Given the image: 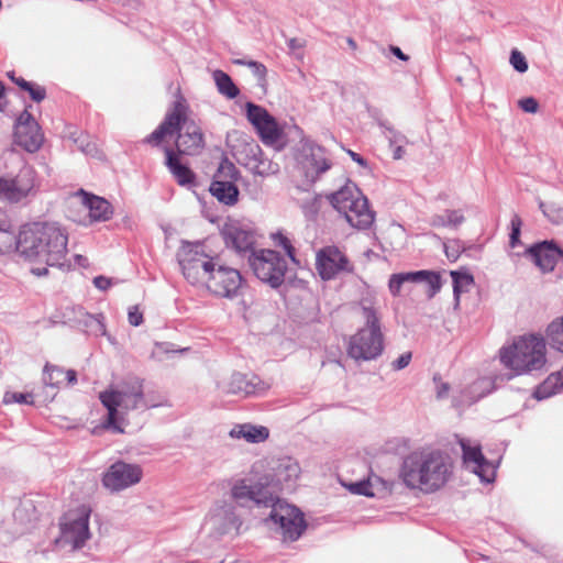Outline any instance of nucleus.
<instances>
[{
	"label": "nucleus",
	"mask_w": 563,
	"mask_h": 563,
	"mask_svg": "<svg viewBox=\"0 0 563 563\" xmlns=\"http://www.w3.org/2000/svg\"><path fill=\"white\" fill-rule=\"evenodd\" d=\"M299 474V464L291 459H286L279 463L276 475L279 482H290L298 478Z\"/></svg>",
	"instance_id": "nucleus-35"
},
{
	"label": "nucleus",
	"mask_w": 563,
	"mask_h": 563,
	"mask_svg": "<svg viewBox=\"0 0 563 563\" xmlns=\"http://www.w3.org/2000/svg\"><path fill=\"white\" fill-rule=\"evenodd\" d=\"M240 170L227 157L222 158L216 173L213 174L211 184L236 183L240 178Z\"/></svg>",
	"instance_id": "nucleus-30"
},
{
	"label": "nucleus",
	"mask_w": 563,
	"mask_h": 563,
	"mask_svg": "<svg viewBox=\"0 0 563 563\" xmlns=\"http://www.w3.org/2000/svg\"><path fill=\"white\" fill-rule=\"evenodd\" d=\"M268 388L269 385L258 376H249L242 373L232 374L229 382L222 386L223 393L242 397L258 395L266 391Z\"/></svg>",
	"instance_id": "nucleus-21"
},
{
	"label": "nucleus",
	"mask_w": 563,
	"mask_h": 563,
	"mask_svg": "<svg viewBox=\"0 0 563 563\" xmlns=\"http://www.w3.org/2000/svg\"><path fill=\"white\" fill-rule=\"evenodd\" d=\"M404 283H426L429 286L428 297L432 298L441 288L440 275L430 271L398 273Z\"/></svg>",
	"instance_id": "nucleus-23"
},
{
	"label": "nucleus",
	"mask_w": 563,
	"mask_h": 563,
	"mask_svg": "<svg viewBox=\"0 0 563 563\" xmlns=\"http://www.w3.org/2000/svg\"><path fill=\"white\" fill-rule=\"evenodd\" d=\"M411 358H412L411 352L402 353L398 358H396L391 363L393 369L394 371H401V369L406 368L409 365Z\"/></svg>",
	"instance_id": "nucleus-53"
},
{
	"label": "nucleus",
	"mask_w": 563,
	"mask_h": 563,
	"mask_svg": "<svg viewBox=\"0 0 563 563\" xmlns=\"http://www.w3.org/2000/svg\"><path fill=\"white\" fill-rule=\"evenodd\" d=\"M302 46H303L302 42H301L300 40L296 38V37L290 38V40L288 41V47H289V49H291V51L299 49V48H301Z\"/></svg>",
	"instance_id": "nucleus-61"
},
{
	"label": "nucleus",
	"mask_w": 563,
	"mask_h": 563,
	"mask_svg": "<svg viewBox=\"0 0 563 563\" xmlns=\"http://www.w3.org/2000/svg\"><path fill=\"white\" fill-rule=\"evenodd\" d=\"M68 233L58 222H32L24 224L16 238L15 250L25 261L46 266L33 267L31 273L37 277L48 274L47 266L70 268L67 261Z\"/></svg>",
	"instance_id": "nucleus-1"
},
{
	"label": "nucleus",
	"mask_w": 563,
	"mask_h": 563,
	"mask_svg": "<svg viewBox=\"0 0 563 563\" xmlns=\"http://www.w3.org/2000/svg\"><path fill=\"white\" fill-rule=\"evenodd\" d=\"M307 146L309 150L307 161L316 172L317 176L325 173L331 167V164L324 156V148L314 143L307 144Z\"/></svg>",
	"instance_id": "nucleus-29"
},
{
	"label": "nucleus",
	"mask_w": 563,
	"mask_h": 563,
	"mask_svg": "<svg viewBox=\"0 0 563 563\" xmlns=\"http://www.w3.org/2000/svg\"><path fill=\"white\" fill-rule=\"evenodd\" d=\"M254 173L261 176L274 175L279 172V165L268 159L258 145L251 147Z\"/></svg>",
	"instance_id": "nucleus-28"
},
{
	"label": "nucleus",
	"mask_w": 563,
	"mask_h": 563,
	"mask_svg": "<svg viewBox=\"0 0 563 563\" xmlns=\"http://www.w3.org/2000/svg\"><path fill=\"white\" fill-rule=\"evenodd\" d=\"M64 378H66L67 383L73 385L77 382V373L74 369L64 371Z\"/></svg>",
	"instance_id": "nucleus-58"
},
{
	"label": "nucleus",
	"mask_w": 563,
	"mask_h": 563,
	"mask_svg": "<svg viewBox=\"0 0 563 563\" xmlns=\"http://www.w3.org/2000/svg\"><path fill=\"white\" fill-rule=\"evenodd\" d=\"M198 185L199 181L197 175L189 167L178 161V186H184L190 190H195Z\"/></svg>",
	"instance_id": "nucleus-38"
},
{
	"label": "nucleus",
	"mask_w": 563,
	"mask_h": 563,
	"mask_svg": "<svg viewBox=\"0 0 563 563\" xmlns=\"http://www.w3.org/2000/svg\"><path fill=\"white\" fill-rule=\"evenodd\" d=\"M99 399L107 408L108 416L103 426L117 433H122L123 428L119 420L130 410L136 409L143 401V391L141 388L106 390L100 393Z\"/></svg>",
	"instance_id": "nucleus-8"
},
{
	"label": "nucleus",
	"mask_w": 563,
	"mask_h": 563,
	"mask_svg": "<svg viewBox=\"0 0 563 563\" xmlns=\"http://www.w3.org/2000/svg\"><path fill=\"white\" fill-rule=\"evenodd\" d=\"M316 269L322 280H331L343 273H352L353 264L338 246L328 245L316 254Z\"/></svg>",
	"instance_id": "nucleus-14"
},
{
	"label": "nucleus",
	"mask_w": 563,
	"mask_h": 563,
	"mask_svg": "<svg viewBox=\"0 0 563 563\" xmlns=\"http://www.w3.org/2000/svg\"><path fill=\"white\" fill-rule=\"evenodd\" d=\"M249 264L254 275L272 288L284 284L288 269L286 258L277 251L262 249L249 255Z\"/></svg>",
	"instance_id": "nucleus-9"
},
{
	"label": "nucleus",
	"mask_w": 563,
	"mask_h": 563,
	"mask_svg": "<svg viewBox=\"0 0 563 563\" xmlns=\"http://www.w3.org/2000/svg\"><path fill=\"white\" fill-rule=\"evenodd\" d=\"M128 320L133 327H139L143 323V312L137 305L129 308Z\"/></svg>",
	"instance_id": "nucleus-48"
},
{
	"label": "nucleus",
	"mask_w": 563,
	"mask_h": 563,
	"mask_svg": "<svg viewBox=\"0 0 563 563\" xmlns=\"http://www.w3.org/2000/svg\"><path fill=\"white\" fill-rule=\"evenodd\" d=\"M379 125L386 129V137L388 139L390 147L397 146V145H404L407 143V139L401 133L397 132L390 126H386L384 122H379Z\"/></svg>",
	"instance_id": "nucleus-44"
},
{
	"label": "nucleus",
	"mask_w": 563,
	"mask_h": 563,
	"mask_svg": "<svg viewBox=\"0 0 563 563\" xmlns=\"http://www.w3.org/2000/svg\"><path fill=\"white\" fill-rule=\"evenodd\" d=\"M527 254L542 273L554 271L558 262L563 258V251L553 242L548 241L532 245L527 250Z\"/></svg>",
	"instance_id": "nucleus-22"
},
{
	"label": "nucleus",
	"mask_w": 563,
	"mask_h": 563,
	"mask_svg": "<svg viewBox=\"0 0 563 563\" xmlns=\"http://www.w3.org/2000/svg\"><path fill=\"white\" fill-rule=\"evenodd\" d=\"M64 378V369L56 366L46 364L43 373V382L46 386L59 387Z\"/></svg>",
	"instance_id": "nucleus-39"
},
{
	"label": "nucleus",
	"mask_w": 563,
	"mask_h": 563,
	"mask_svg": "<svg viewBox=\"0 0 563 563\" xmlns=\"http://www.w3.org/2000/svg\"><path fill=\"white\" fill-rule=\"evenodd\" d=\"M547 335L549 344L563 353V317L549 324Z\"/></svg>",
	"instance_id": "nucleus-34"
},
{
	"label": "nucleus",
	"mask_w": 563,
	"mask_h": 563,
	"mask_svg": "<svg viewBox=\"0 0 563 563\" xmlns=\"http://www.w3.org/2000/svg\"><path fill=\"white\" fill-rule=\"evenodd\" d=\"M181 266L184 277L192 285H203L219 297L233 298L242 286L241 273L221 263L219 256L207 252L203 242L181 243Z\"/></svg>",
	"instance_id": "nucleus-2"
},
{
	"label": "nucleus",
	"mask_w": 563,
	"mask_h": 563,
	"mask_svg": "<svg viewBox=\"0 0 563 563\" xmlns=\"http://www.w3.org/2000/svg\"><path fill=\"white\" fill-rule=\"evenodd\" d=\"M500 362L516 375L541 369L545 364V342L533 334L520 336L500 350Z\"/></svg>",
	"instance_id": "nucleus-6"
},
{
	"label": "nucleus",
	"mask_w": 563,
	"mask_h": 563,
	"mask_svg": "<svg viewBox=\"0 0 563 563\" xmlns=\"http://www.w3.org/2000/svg\"><path fill=\"white\" fill-rule=\"evenodd\" d=\"M521 219L519 216L515 214L511 219V233L509 244L511 247H516L520 243V229H521Z\"/></svg>",
	"instance_id": "nucleus-46"
},
{
	"label": "nucleus",
	"mask_w": 563,
	"mask_h": 563,
	"mask_svg": "<svg viewBox=\"0 0 563 563\" xmlns=\"http://www.w3.org/2000/svg\"><path fill=\"white\" fill-rule=\"evenodd\" d=\"M3 404H24V405H33V395L30 393H15V391H7L3 395Z\"/></svg>",
	"instance_id": "nucleus-40"
},
{
	"label": "nucleus",
	"mask_w": 563,
	"mask_h": 563,
	"mask_svg": "<svg viewBox=\"0 0 563 563\" xmlns=\"http://www.w3.org/2000/svg\"><path fill=\"white\" fill-rule=\"evenodd\" d=\"M89 538V511L82 508L65 515L60 522V538L56 539V544H69L73 549H80Z\"/></svg>",
	"instance_id": "nucleus-13"
},
{
	"label": "nucleus",
	"mask_w": 563,
	"mask_h": 563,
	"mask_svg": "<svg viewBox=\"0 0 563 563\" xmlns=\"http://www.w3.org/2000/svg\"><path fill=\"white\" fill-rule=\"evenodd\" d=\"M518 104L527 113H536L539 109V103L533 97L520 99Z\"/></svg>",
	"instance_id": "nucleus-49"
},
{
	"label": "nucleus",
	"mask_w": 563,
	"mask_h": 563,
	"mask_svg": "<svg viewBox=\"0 0 563 563\" xmlns=\"http://www.w3.org/2000/svg\"><path fill=\"white\" fill-rule=\"evenodd\" d=\"M460 446L463 453V463L467 467H472L473 472L486 483H490L495 478V467L486 460L482 453L479 444L472 445L470 440L460 439Z\"/></svg>",
	"instance_id": "nucleus-20"
},
{
	"label": "nucleus",
	"mask_w": 563,
	"mask_h": 563,
	"mask_svg": "<svg viewBox=\"0 0 563 563\" xmlns=\"http://www.w3.org/2000/svg\"><path fill=\"white\" fill-rule=\"evenodd\" d=\"M210 194L225 206H234L239 201V188L236 183L210 184Z\"/></svg>",
	"instance_id": "nucleus-26"
},
{
	"label": "nucleus",
	"mask_w": 563,
	"mask_h": 563,
	"mask_svg": "<svg viewBox=\"0 0 563 563\" xmlns=\"http://www.w3.org/2000/svg\"><path fill=\"white\" fill-rule=\"evenodd\" d=\"M143 470L139 464L117 461L102 474L101 484L110 493H120L142 481Z\"/></svg>",
	"instance_id": "nucleus-12"
},
{
	"label": "nucleus",
	"mask_w": 563,
	"mask_h": 563,
	"mask_svg": "<svg viewBox=\"0 0 563 563\" xmlns=\"http://www.w3.org/2000/svg\"><path fill=\"white\" fill-rule=\"evenodd\" d=\"M346 487L354 495L367 497L374 496V493L372 492V485L368 481L351 483Z\"/></svg>",
	"instance_id": "nucleus-41"
},
{
	"label": "nucleus",
	"mask_w": 563,
	"mask_h": 563,
	"mask_svg": "<svg viewBox=\"0 0 563 563\" xmlns=\"http://www.w3.org/2000/svg\"><path fill=\"white\" fill-rule=\"evenodd\" d=\"M449 384L446 383H442L439 388H438V397L439 398H443L448 395V391H449Z\"/></svg>",
	"instance_id": "nucleus-64"
},
{
	"label": "nucleus",
	"mask_w": 563,
	"mask_h": 563,
	"mask_svg": "<svg viewBox=\"0 0 563 563\" xmlns=\"http://www.w3.org/2000/svg\"><path fill=\"white\" fill-rule=\"evenodd\" d=\"M89 320L90 329L88 330V333L93 334L96 336L107 334L104 317L101 313L97 314V317H89Z\"/></svg>",
	"instance_id": "nucleus-42"
},
{
	"label": "nucleus",
	"mask_w": 563,
	"mask_h": 563,
	"mask_svg": "<svg viewBox=\"0 0 563 563\" xmlns=\"http://www.w3.org/2000/svg\"><path fill=\"white\" fill-rule=\"evenodd\" d=\"M186 100L178 95V156L198 155L205 147V137L200 125L188 118Z\"/></svg>",
	"instance_id": "nucleus-10"
},
{
	"label": "nucleus",
	"mask_w": 563,
	"mask_h": 563,
	"mask_svg": "<svg viewBox=\"0 0 563 563\" xmlns=\"http://www.w3.org/2000/svg\"><path fill=\"white\" fill-rule=\"evenodd\" d=\"M74 142L78 144V148L87 155H92L97 151L96 144L91 142H86L85 139L74 137Z\"/></svg>",
	"instance_id": "nucleus-54"
},
{
	"label": "nucleus",
	"mask_w": 563,
	"mask_h": 563,
	"mask_svg": "<svg viewBox=\"0 0 563 563\" xmlns=\"http://www.w3.org/2000/svg\"><path fill=\"white\" fill-rule=\"evenodd\" d=\"M449 468L439 451H415L402 463L401 477L410 488L432 493L448 481Z\"/></svg>",
	"instance_id": "nucleus-4"
},
{
	"label": "nucleus",
	"mask_w": 563,
	"mask_h": 563,
	"mask_svg": "<svg viewBox=\"0 0 563 563\" xmlns=\"http://www.w3.org/2000/svg\"><path fill=\"white\" fill-rule=\"evenodd\" d=\"M176 354L174 344L169 342H157L155 343L151 357L157 362H165L173 360Z\"/></svg>",
	"instance_id": "nucleus-37"
},
{
	"label": "nucleus",
	"mask_w": 563,
	"mask_h": 563,
	"mask_svg": "<svg viewBox=\"0 0 563 563\" xmlns=\"http://www.w3.org/2000/svg\"><path fill=\"white\" fill-rule=\"evenodd\" d=\"M230 437L234 439H244L249 443H260L269 437V431L263 426H253L251 423L238 424L230 431Z\"/></svg>",
	"instance_id": "nucleus-24"
},
{
	"label": "nucleus",
	"mask_w": 563,
	"mask_h": 563,
	"mask_svg": "<svg viewBox=\"0 0 563 563\" xmlns=\"http://www.w3.org/2000/svg\"><path fill=\"white\" fill-rule=\"evenodd\" d=\"M220 234L228 247L233 249L236 253L255 252L253 246L256 242L255 231L247 224L238 220H228L220 230Z\"/></svg>",
	"instance_id": "nucleus-18"
},
{
	"label": "nucleus",
	"mask_w": 563,
	"mask_h": 563,
	"mask_svg": "<svg viewBox=\"0 0 563 563\" xmlns=\"http://www.w3.org/2000/svg\"><path fill=\"white\" fill-rule=\"evenodd\" d=\"M445 254H446V257L454 262L459 258L460 254H461V245H460V241H452L450 242L449 245L445 244Z\"/></svg>",
	"instance_id": "nucleus-50"
},
{
	"label": "nucleus",
	"mask_w": 563,
	"mask_h": 563,
	"mask_svg": "<svg viewBox=\"0 0 563 563\" xmlns=\"http://www.w3.org/2000/svg\"><path fill=\"white\" fill-rule=\"evenodd\" d=\"M85 206L89 210L91 221H107L112 216L111 205L104 198L86 195Z\"/></svg>",
	"instance_id": "nucleus-25"
},
{
	"label": "nucleus",
	"mask_w": 563,
	"mask_h": 563,
	"mask_svg": "<svg viewBox=\"0 0 563 563\" xmlns=\"http://www.w3.org/2000/svg\"><path fill=\"white\" fill-rule=\"evenodd\" d=\"M464 222V216L457 210H445L443 214H434L430 219V224L434 228L453 227L456 228Z\"/></svg>",
	"instance_id": "nucleus-32"
},
{
	"label": "nucleus",
	"mask_w": 563,
	"mask_h": 563,
	"mask_svg": "<svg viewBox=\"0 0 563 563\" xmlns=\"http://www.w3.org/2000/svg\"><path fill=\"white\" fill-rule=\"evenodd\" d=\"M74 262H75L76 265L82 266V267H86L88 265L87 258L85 256H82V255H79V254L74 255Z\"/></svg>",
	"instance_id": "nucleus-63"
},
{
	"label": "nucleus",
	"mask_w": 563,
	"mask_h": 563,
	"mask_svg": "<svg viewBox=\"0 0 563 563\" xmlns=\"http://www.w3.org/2000/svg\"><path fill=\"white\" fill-rule=\"evenodd\" d=\"M231 495L242 506L254 501L258 506L271 507L269 520L278 525L284 539L295 541L306 529L302 512L280 500L267 482L249 485L245 479H240L232 486Z\"/></svg>",
	"instance_id": "nucleus-3"
},
{
	"label": "nucleus",
	"mask_w": 563,
	"mask_h": 563,
	"mask_svg": "<svg viewBox=\"0 0 563 563\" xmlns=\"http://www.w3.org/2000/svg\"><path fill=\"white\" fill-rule=\"evenodd\" d=\"M510 64L519 73H526L528 70V63L526 57L517 49L511 52Z\"/></svg>",
	"instance_id": "nucleus-45"
},
{
	"label": "nucleus",
	"mask_w": 563,
	"mask_h": 563,
	"mask_svg": "<svg viewBox=\"0 0 563 563\" xmlns=\"http://www.w3.org/2000/svg\"><path fill=\"white\" fill-rule=\"evenodd\" d=\"M275 241L277 245L282 246L286 251V254L291 260V262L298 264V261L295 256V247L291 245L289 239L279 233L275 236Z\"/></svg>",
	"instance_id": "nucleus-47"
},
{
	"label": "nucleus",
	"mask_w": 563,
	"mask_h": 563,
	"mask_svg": "<svg viewBox=\"0 0 563 563\" xmlns=\"http://www.w3.org/2000/svg\"><path fill=\"white\" fill-rule=\"evenodd\" d=\"M406 283H404L399 276V274H393L389 278V283H388V288H389V291L394 295V296H398L401 291V288L402 286L405 285Z\"/></svg>",
	"instance_id": "nucleus-52"
},
{
	"label": "nucleus",
	"mask_w": 563,
	"mask_h": 563,
	"mask_svg": "<svg viewBox=\"0 0 563 563\" xmlns=\"http://www.w3.org/2000/svg\"><path fill=\"white\" fill-rule=\"evenodd\" d=\"M394 148V158L395 159H400L402 158L404 154H405V150H404V145H397V146H393Z\"/></svg>",
	"instance_id": "nucleus-62"
},
{
	"label": "nucleus",
	"mask_w": 563,
	"mask_h": 563,
	"mask_svg": "<svg viewBox=\"0 0 563 563\" xmlns=\"http://www.w3.org/2000/svg\"><path fill=\"white\" fill-rule=\"evenodd\" d=\"M563 387V369L558 373H552L548 378L541 383L533 393L534 398L538 400L547 399Z\"/></svg>",
	"instance_id": "nucleus-27"
},
{
	"label": "nucleus",
	"mask_w": 563,
	"mask_h": 563,
	"mask_svg": "<svg viewBox=\"0 0 563 563\" xmlns=\"http://www.w3.org/2000/svg\"><path fill=\"white\" fill-rule=\"evenodd\" d=\"M35 186V170L23 165L14 178H0V199L19 202L33 190Z\"/></svg>",
	"instance_id": "nucleus-16"
},
{
	"label": "nucleus",
	"mask_w": 563,
	"mask_h": 563,
	"mask_svg": "<svg viewBox=\"0 0 563 563\" xmlns=\"http://www.w3.org/2000/svg\"><path fill=\"white\" fill-rule=\"evenodd\" d=\"M453 280V294L456 301L460 300V296L463 291H466L470 286L474 284V278L467 272H451Z\"/></svg>",
	"instance_id": "nucleus-33"
},
{
	"label": "nucleus",
	"mask_w": 563,
	"mask_h": 563,
	"mask_svg": "<svg viewBox=\"0 0 563 563\" xmlns=\"http://www.w3.org/2000/svg\"><path fill=\"white\" fill-rule=\"evenodd\" d=\"M333 208L344 216L346 222L358 230L372 227L375 212L369 208L367 198L351 181L329 196Z\"/></svg>",
	"instance_id": "nucleus-7"
},
{
	"label": "nucleus",
	"mask_w": 563,
	"mask_h": 563,
	"mask_svg": "<svg viewBox=\"0 0 563 563\" xmlns=\"http://www.w3.org/2000/svg\"><path fill=\"white\" fill-rule=\"evenodd\" d=\"M9 228V221L7 213L0 209V231H7Z\"/></svg>",
	"instance_id": "nucleus-60"
},
{
	"label": "nucleus",
	"mask_w": 563,
	"mask_h": 563,
	"mask_svg": "<svg viewBox=\"0 0 563 563\" xmlns=\"http://www.w3.org/2000/svg\"><path fill=\"white\" fill-rule=\"evenodd\" d=\"M212 77L216 82L217 89L221 95L225 96L229 99H234L239 96V88L235 86V84L227 73L217 69L213 71Z\"/></svg>",
	"instance_id": "nucleus-31"
},
{
	"label": "nucleus",
	"mask_w": 563,
	"mask_h": 563,
	"mask_svg": "<svg viewBox=\"0 0 563 563\" xmlns=\"http://www.w3.org/2000/svg\"><path fill=\"white\" fill-rule=\"evenodd\" d=\"M389 51L390 53L396 56L397 58H399L400 60H404V62H407L409 60V56L407 54H405L398 46H395V45H390L389 46Z\"/></svg>",
	"instance_id": "nucleus-56"
},
{
	"label": "nucleus",
	"mask_w": 563,
	"mask_h": 563,
	"mask_svg": "<svg viewBox=\"0 0 563 563\" xmlns=\"http://www.w3.org/2000/svg\"><path fill=\"white\" fill-rule=\"evenodd\" d=\"M347 154L350 155V157L355 162L357 163L360 166L362 167H367V162L364 157H362L360 154L351 151V150H347Z\"/></svg>",
	"instance_id": "nucleus-57"
},
{
	"label": "nucleus",
	"mask_w": 563,
	"mask_h": 563,
	"mask_svg": "<svg viewBox=\"0 0 563 563\" xmlns=\"http://www.w3.org/2000/svg\"><path fill=\"white\" fill-rule=\"evenodd\" d=\"M35 186V170L23 165L14 178H0V199L19 202L33 190Z\"/></svg>",
	"instance_id": "nucleus-17"
},
{
	"label": "nucleus",
	"mask_w": 563,
	"mask_h": 563,
	"mask_svg": "<svg viewBox=\"0 0 563 563\" xmlns=\"http://www.w3.org/2000/svg\"><path fill=\"white\" fill-rule=\"evenodd\" d=\"M176 135V101L170 103V108L164 121L150 134L143 142L162 148L166 154V166L172 175L176 177V151L168 145V141Z\"/></svg>",
	"instance_id": "nucleus-11"
},
{
	"label": "nucleus",
	"mask_w": 563,
	"mask_h": 563,
	"mask_svg": "<svg viewBox=\"0 0 563 563\" xmlns=\"http://www.w3.org/2000/svg\"><path fill=\"white\" fill-rule=\"evenodd\" d=\"M25 91H27L30 93V97L32 98V100H34L35 102H41L45 99L46 97V90L44 87H41V86H37V85H34L31 82L30 85V88L26 89Z\"/></svg>",
	"instance_id": "nucleus-51"
},
{
	"label": "nucleus",
	"mask_w": 563,
	"mask_h": 563,
	"mask_svg": "<svg viewBox=\"0 0 563 563\" xmlns=\"http://www.w3.org/2000/svg\"><path fill=\"white\" fill-rule=\"evenodd\" d=\"M233 64L241 65V66H247L251 70L254 77L257 79L258 85L261 87H264L266 85V75L267 69L264 64L251 60V59H244V58H236L233 59Z\"/></svg>",
	"instance_id": "nucleus-36"
},
{
	"label": "nucleus",
	"mask_w": 563,
	"mask_h": 563,
	"mask_svg": "<svg viewBox=\"0 0 563 563\" xmlns=\"http://www.w3.org/2000/svg\"><path fill=\"white\" fill-rule=\"evenodd\" d=\"M92 283L98 289L107 290L112 285V279L106 276H97Z\"/></svg>",
	"instance_id": "nucleus-55"
},
{
	"label": "nucleus",
	"mask_w": 563,
	"mask_h": 563,
	"mask_svg": "<svg viewBox=\"0 0 563 563\" xmlns=\"http://www.w3.org/2000/svg\"><path fill=\"white\" fill-rule=\"evenodd\" d=\"M80 316H81L80 323H82L85 330L88 332V330L90 329L89 317H97V314H90L88 312H82Z\"/></svg>",
	"instance_id": "nucleus-59"
},
{
	"label": "nucleus",
	"mask_w": 563,
	"mask_h": 563,
	"mask_svg": "<svg viewBox=\"0 0 563 563\" xmlns=\"http://www.w3.org/2000/svg\"><path fill=\"white\" fill-rule=\"evenodd\" d=\"M13 136L14 142L30 153L36 152L44 141L41 126L27 109L18 117Z\"/></svg>",
	"instance_id": "nucleus-19"
},
{
	"label": "nucleus",
	"mask_w": 563,
	"mask_h": 563,
	"mask_svg": "<svg viewBox=\"0 0 563 563\" xmlns=\"http://www.w3.org/2000/svg\"><path fill=\"white\" fill-rule=\"evenodd\" d=\"M360 308L364 325L350 338L347 355L357 362L372 361L384 351L382 316L371 300L362 299Z\"/></svg>",
	"instance_id": "nucleus-5"
},
{
	"label": "nucleus",
	"mask_w": 563,
	"mask_h": 563,
	"mask_svg": "<svg viewBox=\"0 0 563 563\" xmlns=\"http://www.w3.org/2000/svg\"><path fill=\"white\" fill-rule=\"evenodd\" d=\"M246 118L255 128L262 142L266 145H275L283 136V130L276 119L262 106L246 102Z\"/></svg>",
	"instance_id": "nucleus-15"
},
{
	"label": "nucleus",
	"mask_w": 563,
	"mask_h": 563,
	"mask_svg": "<svg viewBox=\"0 0 563 563\" xmlns=\"http://www.w3.org/2000/svg\"><path fill=\"white\" fill-rule=\"evenodd\" d=\"M540 208L552 222L560 223L563 221V208L554 205L545 206L543 202L540 203Z\"/></svg>",
	"instance_id": "nucleus-43"
}]
</instances>
